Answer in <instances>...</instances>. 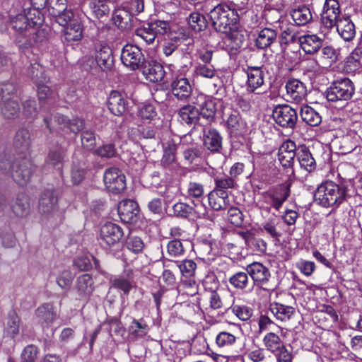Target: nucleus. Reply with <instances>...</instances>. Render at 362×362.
Segmentation results:
<instances>
[{
  "label": "nucleus",
  "mask_w": 362,
  "mask_h": 362,
  "mask_svg": "<svg viewBox=\"0 0 362 362\" xmlns=\"http://www.w3.org/2000/svg\"><path fill=\"white\" fill-rule=\"evenodd\" d=\"M214 29L226 35V40L232 49H237L242 45L243 35L237 30L238 16L235 9L226 4H219L212 8L209 13Z\"/></svg>",
  "instance_id": "obj_1"
},
{
  "label": "nucleus",
  "mask_w": 362,
  "mask_h": 362,
  "mask_svg": "<svg viewBox=\"0 0 362 362\" xmlns=\"http://www.w3.org/2000/svg\"><path fill=\"white\" fill-rule=\"evenodd\" d=\"M175 25L171 18L167 15H156L151 18L149 22L136 30L135 34L146 44H152L158 37H167L175 40Z\"/></svg>",
  "instance_id": "obj_2"
},
{
  "label": "nucleus",
  "mask_w": 362,
  "mask_h": 362,
  "mask_svg": "<svg viewBox=\"0 0 362 362\" xmlns=\"http://www.w3.org/2000/svg\"><path fill=\"white\" fill-rule=\"evenodd\" d=\"M347 189L336 182L327 180L322 182L315 191V202L323 207H337L346 199Z\"/></svg>",
  "instance_id": "obj_3"
},
{
  "label": "nucleus",
  "mask_w": 362,
  "mask_h": 362,
  "mask_svg": "<svg viewBox=\"0 0 362 362\" xmlns=\"http://www.w3.org/2000/svg\"><path fill=\"white\" fill-rule=\"evenodd\" d=\"M290 194L289 185L284 184L263 192L257 201V206L261 210L269 212L272 208L279 211Z\"/></svg>",
  "instance_id": "obj_4"
},
{
  "label": "nucleus",
  "mask_w": 362,
  "mask_h": 362,
  "mask_svg": "<svg viewBox=\"0 0 362 362\" xmlns=\"http://www.w3.org/2000/svg\"><path fill=\"white\" fill-rule=\"evenodd\" d=\"M341 10L339 0H325L320 19V33L325 37L335 28L340 16Z\"/></svg>",
  "instance_id": "obj_5"
},
{
  "label": "nucleus",
  "mask_w": 362,
  "mask_h": 362,
  "mask_svg": "<svg viewBox=\"0 0 362 362\" xmlns=\"http://www.w3.org/2000/svg\"><path fill=\"white\" fill-rule=\"evenodd\" d=\"M354 92L352 82L349 78H342L334 82L327 90V98L329 101L347 100Z\"/></svg>",
  "instance_id": "obj_6"
},
{
  "label": "nucleus",
  "mask_w": 362,
  "mask_h": 362,
  "mask_svg": "<svg viewBox=\"0 0 362 362\" xmlns=\"http://www.w3.org/2000/svg\"><path fill=\"white\" fill-rule=\"evenodd\" d=\"M106 189L112 193H120L126 188V177L121 170L117 168L107 169L103 175Z\"/></svg>",
  "instance_id": "obj_7"
},
{
  "label": "nucleus",
  "mask_w": 362,
  "mask_h": 362,
  "mask_svg": "<svg viewBox=\"0 0 362 362\" xmlns=\"http://www.w3.org/2000/svg\"><path fill=\"white\" fill-rule=\"evenodd\" d=\"M296 145L294 141L287 139L280 146L278 151V160L287 170L288 175L293 174V166L297 154Z\"/></svg>",
  "instance_id": "obj_8"
},
{
  "label": "nucleus",
  "mask_w": 362,
  "mask_h": 362,
  "mask_svg": "<svg viewBox=\"0 0 362 362\" xmlns=\"http://www.w3.org/2000/svg\"><path fill=\"white\" fill-rule=\"evenodd\" d=\"M121 60L126 67L130 70H136L144 64V57L139 47L127 44L122 49Z\"/></svg>",
  "instance_id": "obj_9"
},
{
  "label": "nucleus",
  "mask_w": 362,
  "mask_h": 362,
  "mask_svg": "<svg viewBox=\"0 0 362 362\" xmlns=\"http://www.w3.org/2000/svg\"><path fill=\"white\" fill-rule=\"evenodd\" d=\"M272 116L278 124L286 128H293L298 119L296 110L288 105L276 106Z\"/></svg>",
  "instance_id": "obj_10"
},
{
  "label": "nucleus",
  "mask_w": 362,
  "mask_h": 362,
  "mask_svg": "<svg viewBox=\"0 0 362 362\" xmlns=\"http://www.w3.org/2000/svg\"><path fill=\"white\" fill-rule=\"evenodd\" d=\"M124 235L122 228L112 222L103 224L100 229L99 238L100 243L111 247L119 243Z\"/></svg>",
  "instance_id": "obj_11"
},
{
  "label": "nucleus",
  "mask_w": 362,
  "mask_h": 362,
  "mask_svg": "<svg viewBox=\"0 0 362 362\" xmlns=\"http://www.w3.org/2000/svg\"><path fill=\"white\" fill-rule=\"evenodd\" d=\"M20 324L21 319L18 314L14 311L10 312L4 323L3 339L5 341H9L13 346L21 333Z\"/></svg>",
  "instance_id": "obj_12"
},
{
  "label": "nucleus",
  "mask_w": 362,
  "mask_h": 362,
  "mask_svg": "<svg viewBox=\"0 0 362 362\" xmlns=\"http://www.w3.org/2000/svg\"><path fill=\"white\" fill-rule=\"evenodd\" d=\"M95 64L102 70H110L113 65V57L111 48L103 44L96 45L92 53Z\"/></svg>",
  "instance_id": "obj_13"
},
{
  "label": "nucleus",
  "mask_w": 362,
  "mask_h": 362,
  "mask_svg": "<svg viewBox=\"0 0 362 362\" xmlns=\"http://www.w3.org/2000/svg\"><path fill=\"white\" fill-rule=\"evenodd\" d=\"M121 221L126 223H133L137 220L139 206L136 202L131 199L121 201L117 207Z\"/></svg>",
  "instance_id": "obj_14"
},
{
  "label": "nucleus",
  "mask_w": 362,
  "mask_h": 362,
  "mask_svg": "<svg viewBox=\"0 0 362 362\" xmlns=\"http://www.w3.org/2000/svg\"><path fill=\"white\" fill-rule=\"evenodd\" d=\"M3 93V98L5 100L1 107V112L5 117L11 118L17 115L19 111V105L17 101L11 100V98H6V95H10L15 90V86L13 83H8L4 85V87L1 88Z\"/></svg>",
  "instance_id": "obj_15"
},
{
  "label": "nucleus",
  "mask_w": 362,
  "mask_h": 362,
  "mask_svg": "<svg viewBox=\"0 0 362 362\" xmlns=\"http://www.w3.org/2000/svg\"><path fill=\"white\" fill-rule=\"evenodd\" d=\"M286 89L288 100L296 103L304 100L307 95L305 85L296 78H291L287 81Z\"/></svg>",
  "instance_id": "obj_16"
},
{
  "label": "nucleus",
  "mask_w": 362,
  "mask_h": 362,
  "mask_svg": "<svg viewBox=\"0 0 362 362\" xmlns=\"http://www.w3.org/2000/svg\"><path fill=\"white\" fill-rule=\"evenodd\" d=\"M246 88L249 92H255L264 84V73L261 66H249L246 71Z\"/></svg>",
  "instance_id": "obj_17"
},
{
  "label": "nucleus",
  "mask_w": 362,
  "mask_h": 362,
  "mask_svg": "<svg viewBox=\"0 0 362 362\" xmlns=\"http://www.w3.org/2000/svg\"><path fill=\"white\" fill-rule=\"evenodd\" d=\"M193 103L200 107L199 115H202L203 117L211 120L214 117L216 105L219 101L215 98L206 97L204 94H199Z\"/></svg>",
  "instance_id": "obj_18"
},
{
  "label": "nucleus",
  "mask_w": 362,
  "mask_h": 362,
  "mask_svg": "<svg viewBox=\"0 0 362 362\" xmlns=\"http://www.w3.org/2000/svg\"><path fill=\"white\" fill-rule=\"evenodd\" d=\"M361 141V138L358 131L355 129H349L339 141L341 153L343 154L351 153L359 146Z\"/></svg>",
  "instance_id": "obj_19"
},
{
  "label": "nucleus",
  "mask_w": 362,
  "mask_h": 362,
  "mask_svg": "<svg viewBox=\"0 0 362 362\" xmlns=\"http://www.w3.org/2000/svg\"><path fill=\"white\" fill-rule=\"evenodd\" d=\"M246 271L254 282L258 285L267 283L270 277V272L268 268L259 262H255L247 265Z\"/></svg>",
  "instance_id": "obj_20"
},
{
  "label": "nucleus",
  "mask_w": 362,
  "mask_h": 362,
  "mask_svg": "<svg viewBox=\"0 0 362 362\" xmlns=\"http://www.w3.org/2000/svg\"><path fill=\"white\" fill-rule=\"evenodd\" d=\"M33 169L32 162L25 159L21 163L13 165L12 176L17 183L23 185L30 180Z\"/></svg>",
  "instance_id": "obj_21"
},
{
  "label": "nucleus",
  "mask_w": 362,
  "mask_h": 362,
  "mask_svg": "<svg viewBox=\"0 0 362 362\" xmlns=\"http://www.w3.org/2000/svg\"><path fill=\"white\" fill-rule=\"evenodd\" d=\"M223 119L228 131L230 134H237L239 131L245 129V122L236 110H232L228 113H224Z\"/></svg>",
  "instance_id": "obj_22"
},
{
  "label": "nucleus",
  "mask_w": 362,
  "mask_h": 362,
  "mask_svg": "<svg viewBox=\"0 0 362 362\" xmlns=\"http://www.w3.org/2000/svg\"><path fill=\"white\" fill-rule=\"evenodd\" d=\"M57 197L53 191L44 192L39 201V211L42 214H53L57 209Z\"/></svg>",
  "instance_id": "obj_23"
},
{
  "label": "nucleus",
  "mask_w": 362,
  "mask_h": 362,
  "mask_svg": "<svg viewBox=\"0 0 362 362\" xmlns=\"http://www.w3.org/2000/svg\"><path fill=\"white\" fill-rule=\"evenodd\" d=\"M37 321L44 327L49 326L57 318V313L52 304L46 303L38 307L35 311Z\"/></svg>",
  "instance_id": "obj_24"
},
{
  "label": "nucleus",
  "mask_w": 362,
  "mask_h": 362,
  "mask_svg": "<svg viewBox=\"0 0 362 362\" xmlns=\"http://www.w3.org/2000/svg\"><path fill=\"white\" fill-rule=\"evenodd\" d=\"M335 28L340 36L346 41H351L355 37V25L349 17L343 16L342 18H339Z\"/></svg>",
  "instance_id": "obj_25"
},
{
  "label": "nucleus",
  "mask_w": 362,
  "mask_h": 362,
  "mask_svg": "<svg viewBox=\"0 0 362 362\" xmlns=\"http://www.w3.org/2000/svg\"><path fill=\"white\" fill-rule=\"evenodd\" d=\"M64 40L67 43L78 42L83 37V26L78 20H74L70 24L64 27Z\"/></svg>",
  "instance_id": "obj_26"
},
{
  "label": "nucleus",
  "mask_w": 362,
  "mask_h": 362,
  "mask_svg": "<svg viewBox=\"0 0 362 362\" xmlns=\"http://www.w3.org/2000/svg\"><path fill=\"white\" fill-rule=\"evenodd\" d=\"M126 100L122 94L117 90L110 93L108 98V107L115 115H122L126 111Z\"/></svg>",
  "instance_id": "obj_27"
},
{
  "label": "nucleus",
  "mask_w": 362,
  "mask_h": 362,
  "mask_svg": "<svg viewBox=\"0 0 362 362\" xmlns=\"http://www.w3.org/2000/svg\"><path fill=\"white\" fill-rule=\"evenodd\" d=\"M172 93L178 99H185L192 93V86L186 78H176L171 84Z\"/></svg>",
  "instance_id": "obj_28"
},
{
  "label": "nucleus",
  "mask_w": 362,
  "mask_h": 362,
  "mask_svg": "<svg viewBox=\"0 0 362 362\" xmlns=\"http://www.w3.org/2000/svg\"><path fill=\"white\" fill-rule=\"evenodd\" d=\"M296 158L301 168L305 170L311 172L315 168V160L310 150L305 145L298 147Z\"/></svg>",
  "instance_id": "obj_29"
},
{
  "label": "nucleus",
  "mask_w": 362,
  "mask_h": 362,
  "mask_svg": "<svg viewBox=\"0 0 362 362\" xmlns=\"http://www.w3.org/2000/svg\"><path fill=\"white\" fill-rule=\"evenodd\" d=\"M299 42L303 50L308 54L316 52L322 45V39L314 34L300 36Z\"/></svg>",
  "instance_id": "obj_30"
},
{
  "label": "nucleus",
  "mask_w": 362,
  "mask_h": 362,
  "mask_svg": "<svg viewBox=\"0 0 362 362\" xmlns=\"http://www.w3.org/2000/svg\"><path fill=\"white\" fill-rule=\"evenodd\" d=\"M282 331L267 332L263 337L262 343L266 349L272 353H276L284 348V342L279 334Z\"/></svg>",
  "instance_id": "obj_31"
},
{
  "label": "nucleus",
  "mask_w": 362,
  "mask_h": 362,
  "mask_svg": "<svg viewBox=\"0 0 362 362\" xmlns=\"http://www.w3.org/2000/svg\"><path fill=\"white\" fill-rule=\"evenodd\" d=\"M203 141L204 146L211 151H218L222 144V138L214 129H210L204 131Z\"/></svg>",
  "instance_id": "obj_32"
},
{
  "label": "nucleus",
  "mask_w": 362,
  "mask_h": 362,
  "mask_svg": "<svg viewBox=\"0 0 362 362\" xmlns=\"http://www.w3.org/2000/svg\"><path fill=\"white\" fill-rule=\"evenodd\" d=\"M269 310L274 316L281 321L289 320L295 313L294 308L279 303H271Z\"/></svg>",
  "instance_id": "obj_33"
},
{
  "label": "nucleus",
  "mask_w": 362,
  "mask_h": 362,
  "mask_svg": "<svg viewBox=\"0 0 362 362\" xmlns=\"http://www.w3.org/2000/svg\"><path fill=\"white\" fill-rule=\"evenodd\" d=\"M112 20L115 25L122 29H129L133 25L131 13L125 8H117L113 13Z\"/></svg>",
  "instance_id": "obj_34"
},
{
  "label": "nucleus",
  "mask_w": 362,
  "mask_h": 362,
  "mask_svg": "<svg viewBox=\"0 0 362 362\" xmlns=\"http://www.w3.org/2000/svg\"><path fill=\"white\" fill-rule=\"evenodd\" d=\"M143 74L146 78L151 82H158L161 81L165 76L163 66L158 62H151L146 66Z\"/></svg>",
  "instance_id": "obj_35"
},
{
  "label": "nucleus",
  "mask_w": 362,
  "mask_h": 362,
  "mask_svg": "<svg viewBox=\"0 0 362 362\" xmlns=\"http://www.w3.org/2000/svg\"><path fill=\"white\" fill-rule=\"evenodd\" d=\"M178 115L181 122L187 124H192L197 122L199 111L197 107L187 105L180 109Z\"/></svg>",
  "instance_id": "obj_36"
},
{
  "label": "nucleus",
  "mask_w": 362,
  "mask_h": 362,
  "mask_svg": "<svg viewBox=\"0 0 362 362\" xmlns=\"http://www.w3.org/2000/svg\"><path fill=\"white\" fill-rule=\"evenodd\" d=\"M291 16L293 21L298 25H304L312 20V13L310 9L305 6L293 8Z\"/></svg>",
  "instance_id": "obj_37"
},
{
  "label": "nucleus",
  "mask_w": 362,
  "mask_h": 362,
  "mask_svg": "<svg viewBox=\"0 0 362 362\" xmlns=\"http://www.w3.org/2000/svg\"><path fill=\"white\" fill-rule=\"evenodd\" d=\"M241 330L240 325H235V329L233 333L228 332H221L216 338V344L219 347H224L233 345L236 341V334Z\"/></svg>",
  "instance_id": "obj_38"
},
{
  "label": "nucleus",
  "mask_w": 362,
  "mask_h": 362,
  "mask_svg": "<svg viewBox=\"0 0 362 362\" xmlns=\"http://www.w3.org/2000/svg\"><path fill=\"white\" fill-rule=\"evenodd\" d=\"M276 33L270 28H264L259 31L256 38V45L260 49L269 47L276 39Z\"/></svg>",
  "instance_id": "obj_39"
},
{
  "label": "nucleus",
  "mask_w": 362,
  "mask_h": 362,
  "mask_svg": "<svg viewBox=\"0 0 362 362\" xmlns=\"http://www.w3.org/2000/svg\"><path fill=\"white\" fill-rule=\"evenodd\" d=\"M148 325L141 320H134L128 327L129 337L132 339L141 338L147 334Z\"/></svg>",
  "instance_id": "obj_40"
},
{
  "label": "nucleus",
  "mask_w": 362,
  "mask_h": 362,
  "mask_svg": "<svg viewBox=\"0 0 362 362\" xmlns=\"http://www.w3.org/2000/svg\"><path fill=\"white\" fill-rule=\"evenodd\" d=\"M300 114L302 119L310 126H317L322 121L321 116L310 106L302 107Z\"/></svg>",
  "instance_id": "obj_41"
},
{
  "label": "nucleus",
  "mask_w": 362,
  "mask_h": 362,
  "mask_svg": "<svg viewBox=\"0 0 362 362\" xmlns=\"http://www.w3.org/2000/svg\"><path fill=\"white\" fill-rule=\"evenodd\" d=\"M93 284L92 278L89 274L80 276L77 280V289L80 295L85 297L90 296L93 291Z\"/></svg>",
  "instance_id": "obj_42"
},
{
  "label": "nucleus",
  "mask_w": 362,
  "mask_h": 362,
  "mask_svg": "<svg viewBox=\"0 0 362 362\" xmlns=\"http://www.w3.org/2000/svg\"><path fill=\"white\" fill-rule=\"evenodd\" d=\"M23 13L26 16L25 19L28 21L29 28L40 25L43 22L42 13L38 8L33 7L25 9Z\"/></svg>",
  "instance_id": "obj_43"
},
{
  "label": "nucleus",
  "mask_w": 362,
  "mask_h": 362,
  "mask_svg": "<svg viewBox=\"0 0 362 362\" xmlns=\"http://www.w3.org/2000/svg\"><path fill=\"white\" fill-rule=\"evenodd\" d=\"M259 332L282 331L280 326L277 325L268 316L261 315L258 320Z\"/></svg>",
  "instance_id": "obj_44"
},
{
  "label": "nucleus",
  "mask_w": 362,
  "mask_h": 362,
  "mask_svg": "<svg viewBox=\"0 0 362 362\" xmlns=\"http://www.w3.org/2000/svg\"><path fill=\"white\" fill-rule=\"evenodd\" d=\"M163 162L166 164H170L175 160L177 151V145L173 140H168L163 144Z\"/></svg>",
  "instance_id": "obj_45"
},
{
  "label": "nucleus",
  "mask_w": 362,
  "mask_h": 362,
  "mask_svg": "<svg viewBox=\"0 0 362 362\" xmlns=\"http://www.w3.org/2000/svg\"><path fill=\"white\" fill-rule=\"evenodd\" d=\"M138 115L143 120L151 121L156 118L157 112L156 110V107L152 103H145L139 106Z\"/></svg>",
  "instance_id": "obj_46"
},
{
  "label": "nucleus",
  "mask_w": 362,
  "mask_h": 362,
  "mask_svg": "<svg viewBox=\"0 0 362 362\" xmlns=\"http://www.w3.org/2000/svg\"><path fill=\"white\" fill-rule=\"evenodd\" d=\"M205 17L199 13H192L189 17V25L195 32H200L206 27Z\"/></svg>",
  "instance_id": "obj_47"
},
{
  "label": "nucleus",
  "mask_w": 362,
  "mask_h": 362,
  "mask_svg": "<svg viewBox=\"0 0 362 362\" xmlns=\"http://www.w3.org/2000/svg\"><path fill=\"white\" fill-rule=\"evenodd\" d=\"M90 8L97 18L106 16L110 12L109 6L103 0H93L90 4Z\"/></svg>",
  "instance_id": "obj_48"
},
{
  "label": "nucleus",
  "mask_w": 362,
  "mask_h": 362,
  "mask_svg": "<svg viewBox=\"0 0 362 362\" xmlns=\"http://www.w3.org/2000/svg\"><path fill=\"white\" fill-rule=\"evenodd\" d=\"M226 197L227 195L223 191L221 192V195L211 192L209 194V203L213 209L221 210L226 208Z\"/></svg>",
  "instance_id": "obj_49"
},
{
  "label": "nucleus",
  "mask_w": 362,
  "mask_h": 362,
  "mask_svg": "<svg viewBox=\"0 0 362 362\" xmlns=\"http://www.w3.org/2000/svg\"><path fill=\"white\" fill-rule=\"evenodd\" d=\"M195 74L206 78H213L216 75V71L213 65L210 64H199L194 69Z\"/></svg>",
  "instance_id": "obj_50"
},
{
  "label": "nucleus",
  "mask_w": 362,
  "mask_h": 362,
  "mask_svg": "<svg viewBox=\"0 0 362 362\" xmlns=\"http://www.w3.org/2000/svg\"><path fill=\"white\" fill-rule=\"evenodd\" d=\"M115 288L121 290L124 293H128L132 289V279L129 276H121L115 278L112 281Z\"/></svg>",
  "instance_id": "obj_51"
},
{
  "label": "nucleus",
  "mask_w": 362,
  "mask_h": 362,
  "mask_svg": "<svg viewBox=\"0 0 362 362\" xmlns=\"http://www.w3.org/2000/svg\"><path fill=\"white\" fill-rule=\"evenodd\" d=\"M58 122L64 126L67 125L69 129L74 133L78 132L83 127V120L78 118H75L70 121L64 116H59L58 117Z\"/></svg>",
  "instance_id": "obj_52"
},
{
  "label": "nucleus",
  "mask_w": 362,
  "mask_h": 362,
  "mask_svg": "<svg viewBox=\"0 0 362 362\" xmlns=\"http://www.w3.org/2000/svg\"><path fill=\"white\" fill-rule=\"evenodd\" d=\"M73 280V275L69 269H62L59 272L56 281L58 286L63 288H68Z\"/></svg>",
  "instance_id": "obj_53"
},
{
  "label": "nucleus",
  "mask_w": 362,
  "mask_h": 362,
  "mask_svg": "<svg viewBox=\"0 0 362 362\" xmlns=\"http://www.w3.org/2000/svg\"><path fill=\"white\" fill-rule=\"evenodd\" d=\"M177 266L182 276L185 277H192L195 274L197 264L192 260L185 259L179 262Z\"/></svg>",
  "instance_id": "obj_54"
},
{
  "label": "nucleus",
  "mask_w": 362,
  "mask_h": 362,
  "mask_svg": "<svg viewBox=\"0 0 362 362\" xmlns=\"http://www.w3.org/2000/svg\"><path fill=\"white\" fill-rule=\"evenodd\" d=\"M230 309L232 313L243 321L249 320L252 315V310L245 305H234Z\"/></svg>",
  "instance_id": "obj_55"
},
{
  "label": "nucleus",
  "mask_w": 362,
  "mask_h": 362,
  "mask_svg": "<svg viewBox=\"0 0 362 362\" xmlns=\"http://www.w3.org/2000/svg\"><path fill=\"white\" fill-rule=\"evenodd\" d=\"M126 246L129 251L134 254H139L143 251L144 243L140 238L131 236L127 239Z\"/></svg>",
  "instance_id": "obj_56"
},
{
  "label": "nucleus",
  "mask_w": 362,
  "mask_h": 362,
  "mask_svg": "<svg viewBox=\"0 0 362 362\" xmlns=\"http://www.w3.org/2000/svg\"><path fill=\"white\" fill-rule=\"evenodd\" d=\"M229 282L236 288H245L248 283L247 274L245 272H238L229 279Z\"/></svg>",
  "instance_id": "obj_57"
},
{
  "label": "nucleus",
  "mask_w": 362,
  "mask_h": 362,
  "mask_svg": "<svg viewBox=\"0 0 362 362\" xmlns=\"http://www.w3.org/2000/svg\"><path fill=\"white\" fill-rule=\"evenodd\" d=\"M25 18L26 16L24 15L23 13H21L12 18L10 23L14 30L21 32L29 28L28 21Z\"/></svg>",
  "instance_id": "obj_58"
},
{
  "label": "nucleus",
  "mask_w": 362,
  "mask_h": 362,
  "mask_svg": "<svg viewBox=\"0 0 362 362\" xmlns=\"http://www.w3.org/2000/svg\"><path fill=\"white\" fill-rule=\"evenodd\" d=\"M204 187L202 184L191 182L187 187V197L189 198H194L199 199L203 197Z\"/></svg>",
  "instance_id": "obj_59"
},
{
  "label": "nucleus",
  "mask_w": 362,
  "mask_h": 362,
  "mask_svg": "<svg viewBox=\"0 0 362 362\" xmlns=\"http://www.w3.org/2000/svg\"><path fill=\"white\" fill-rule=\"evenodd\" d=\"M296 268L305 276H310L315 269V264L313 262L300 259L296 263Z\"/></svg>",
  "instance_id": "obj_60"
},
{
  "label": "nucleus",
  "mask_w": 362,
  "mask_h": 362,
  "mask_svg": "<svg viewBox=\"0 0 362 362\" xmlns=\"http://www.w3.org/2000/svg\"><path fill=\"white\" fill-rule=\"evenodd\" d=\"M38 354L37 348L33 345L25 347L21 354V362H35Z\"/></svg>",
  "instance_id": "obj_61"
},
{
  "label": "nucleus",
  "mask_w": 362,
  "mask_h": 362,
  "mask_svg": "<svg viewBox=\"0 0 362 362\" xmlns=\"http://www.w3.org/2000/svg\"><path fill=\"white\" fill-rule=\"evenodd\" d=\"M168 253L172 257H179L184 253V246L178 240H173L167 245Z\"/></svg>",
  "instance_id": "obj_62"
},
{
  "label": "nucleus",
  "mask_w": 362,
  "mask_h": 362,
  "mask_svg": "<svg viewBox=\"0 0 362 362\" xmlns=\"http://www.w3.org/2000/svg\"><path fill=\"white\" fill-rule=\"evenodd\" d=\"M193 208L189 205L178 202L173 206L174 214L177 216L189 217L192 214Z\"/></svg>",
  "instance_id": "obj_63"
},
{
  "label": "nucleus",
  "mask_w": 362,
  "mask_h": 362,
  "mask_svg": "<svg viewBox=\"0 0 362 362\" xmlns=\"http://www.w3.org/2000/svg\"><path fill=\"white\" fill-rule=\"evenodd\" d=\"M74 20L76 19L74 18V13L70 9H64L57 16V23L64 27L69 25L70 23L73 22Z\"/></svg>",
  "instance_id": "obj_64"
}]
</instances>
